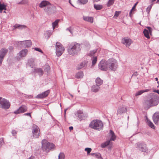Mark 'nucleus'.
Segmentation results:
<instances>
[{"instance_id":"obj_26","label":"nucleus","mask_w":159,"mask_h":159,"mask_svg":"<svg viewBox=\"0 0 159 159\" xmlns=\"http://www.w3.org/2000/svg\"><path fill=\"white\" fill-rule=\"evenodd\" d=\"M100 88V87L99 86L96 84L92 87L91 90L93 92L96 93L98 92Z\"/></svg>"},{"instance_id":"obj_47","label":"nucleus","mask_w":159,"mask_h":159,"mask_svg":"<svg viewBox=\"0 0 159 159\" xmlns=\"http://www.w3.org/2000/svg\"><path fill=\"white\" fill-rule=\"evenodd\" d=\"M3 138H0V147H1L3 143Z\"/></svg>"},{"instance_id":"obj_4","label":"nucleus","mask_w":159,"mask_h":159,"mask_svg":"<svg viewBox=\"0 0 159 159\" xmlns=\"http://www.w3.org/2000/svg\"><path fill=\"white\" fill-rule=\"evenodd\" d=\"M42 148L43 151L47 150H49L54 148L55 147V146L53 144L48 142L46 140L42 141Z\"/></svg>"},{"instance_id":"obj_55","label":"nucleus","mask_w":159,"mask_h":159,"mask_svg":"<svg viewBox=\"0 0 159 159\" xmlns=\"http://www.w3.org/2000/svg\"><path fill=\"white\" fill-rule=\"evenodd\" d=\"M153 92L155 93H157L159 94V90H153Z\"/></svg>"},{"instance_id":"obj_34","label":"nucleus","mask_w":159,"mask_h":159,"mask_svg":"<svg viewBox=\"0 0 159 159\" xmlns=\"http://www.w3.org/2000/svg\"><path fill=\"white\" fill-rule=\"evenodd\" d=\"M88 2V0H78L77 3L79 4L84 5L86 4Z\"/></svg>"},{"instance_id":"obj_50","label":"nucleus","mask_w":159,"mask_h":159,"mask_svg":"<svg viewBox=\"0 0 159 159\" xmlns=\"http://www.w3.org/2000/svg\"><path fill=\"white\" fill-rule=\"evenodd\" d=\"M119 11H116L115 12L114 16L117 17L119 16Z\"/></svg>"},{"instance_id":"obj_38","label":"nucleus","mask_w":159,"mask_h":159,"mask_svg":"<svg viewBox=\"0 0 159 159\" xmlns=\"http://www.w3.org/2000/svg\"><path fill=\"white\" fill-rule=\"evenodd\" d=\"M115 0H109L107 3V7H109L112 5L114 3Z\"/></svg>"},{"instance_id":"obj_57","label":"nucleus","mask_w":159,"mask_h":159,"mask_svg":"<svg viewBox=\"0 0 159 159\" xmlns=\"http://www.w3.org/2000/svg\"><path fill=\"white\" fill-rule=\"evenodd\" d=\"M28 159H35V157H34L33 156H31Z\"/></svg>"},{"instance_id":"obj_49","label":"nucleus","mask_w":159,"mask_h":159,"mask_svg":"<svg viewBox=\"0 0 159 159\" xmlns=\"http://www.w3.org/2000/svg\"><path fill=\"white\" fill-rule=\"evenodd\" d=\"M26 28V26L24 25H20V27L19 28V29H23L25 28Z\"/></svg>"},{"instance_id":"obj_61","label":"nucleus","mask_w":159,"mask_h":159,"mask_svg":"<svg viewBox=\"0 0 159 159\" xmlns=\"http://www.w3.org/2000/svg\"><path fill=\"white\" fill-rule=\"evenodd\" d=\"M97 158L98 159H103L102 158V157H101V154H100V156L99 157H97Z\"/></svg>"},{"instance_id":"obj_13","label":"nucleus","mask_w":159,"mask_h":159,"mask_svg":"<svg viewBox=\"0 0 159 159\" xmlns=\"http://www.w3.org/2000/svg\"><path fill=\"white\" fill-rule=\"evenodd\" d=\"M121 42L125 45L126 47H129L132 43V41L130 38L125 37L122 39Z\"/></svg>"},{"instance_id":"obj_28","label":"nucleus","mask_w":159,"mask_h":159,"mask_svg":"<svg viewBox=\"0 0 159 159\" xmlns=\"http://www.w3.org/2000/svg\"><path fill=\"white\" fill-rule=\"evenodd\" d=\"M96 84L99 86L102 84L103 81L100 78L98 77L96 80Z\"/></svg>"},{"instance_id":"obj_7","label":"nucleus","mask_w":159,"mask_h":159,"mask_svg":"<svg viewBox=\"0 0 159 159\" xmlns=\"http://www.w3.org/2000/svg\"><path fill=\"white\" fill-rule=\"evenodd\" d=\"M10 103L7 99L0 97V106L4 109H8L10 107Z\"/></svg>"},{"instance_id":"obj_24","label":"nucleus","mask_w":159,"mask_h":159,"mask_svg":"<svg viewBox=\"0 0 159 159\" xmlns=\"http://www.w3.org/2000/svg\"><path fill=\"white\" fill-rule=\"evenodd\" d=\"M34 71L36 73H37L40 76H42L43 74V70L40 68H38L35 69Z\"/></svg>"},{"instance_id":"obj_58","label":"nucleus","mask_w":159,"mask_h":159,"mask_svg":"<svg viewBox=\"0 0 159 159\" xmlns=\"http://www.w3.org/2000/svg\"><path fill=\"white\" fill-rule=\"evenodd\" d=\"M143 90V93H144V92H148L149 90V89H145V90Z\"/></svg>"},{"instance_id":"obj_35","label":"nucleus","mask_w":159,"mask_h":159,"mask_svg":"<svg viewBox=\"0 0 159 159\" xmlns=\"http://www.w3.org/2000/svg\"><path fill=\"white\" fill-rule=\"evenodd\" d=\"M94 8L97 10H99L101 9L103 7L101 5L94 4Z\"/></svg>"},{"instance_id":"obj_2","label":"nucleus","mask_w":159,"mask_h":159,"mask_svg":"<svg viewBox=\"0 0 159 159\" xmlns=\"http://www.w3.org/2000/svg\"><path fill=\"white\" fill-rule=\"evenodd\" d=\"M158 103V98L157 96H153L148 98L145 101L143 105L145 107L148 108L150 107L157 105Z\"/></svg>"},{"instance_id":"obj_6","label":"nucleus","mask_w":159,"mask_h":159,"mask_svg":"<svg viewBox=\"0 0 159 159\" xmlns=\"http://www.w3.org/2000/svg\"><path fill=\"white\" fill-rule=\"evenodd\" d=\"M108 68L111 70H115L117 67L116 61L115 59H109L107 61Z\"/></svg>"},{"instance_id":"obj_33","label":"nucleus","mask_w":159,"mask_h":159,"mask_svg":"<svg viewBox=\"0 0 159 159\" xmlns=\"http://www.w3.org/2000/svg\"><path fill=\"white\" fill-rule=\"evenodd\" d=\"M143 33L144 36L148 39L150 38V36L149 35V32L148 30L144 29Z\"/></svg>"},{"instance_id":"obj_22","label":"nucleus","mask_w":159,"mask_h":159,"mask_svg":"<svg viewBox=\"0 0 159 159\" xmlns=\"http://www.w3.org/2000/svg\"><path fill=\"white\" fill-rule=\"evenodd\" d=\"M50 3L47 1H42L39 5V7L40 8H43V7H47V6L50 4Z\"/></svg>"},{"instance_id":"obj_31","label":"nucleus","mask_w":159,"mask_h":159,"mask_svg":"<svg viewBox=\"0 0 159 159\" xmlns=\"http://www.w3.org/2000/svg\"><path fill=\"white\" fill-rule=\"evenodd\" d=\"M53 31V30L52 31V30H48L46 31L45 34V37H47V39H48L50 36L52 34Z\"/></svg>"},{"instance_id":"obj_29","label":"nucleus","mask_w":159,"mask_h":159,"mask_svg":"<svg viewBox=\"0 0 159 159\" xmlns=\"http://www.w3.org/2000/svg\"><path fill=\"white\" fill-rule=\"evenodd\" d=\"M97 50L95 49L92 51H91L88 54V55L89 56L92 58L93 57H95V55L97 52Z\"/></svg>"},{"instance_id":"obj_27","label":"nucleus","mask_w":159,"mask_h":159,"mask_svg":"<svg viewBox=\"0 0 159 159\" xmlns=\"http://www.w3.org/2000/svg\"><path fill=\"white\" fill-rule=\"evenodd\" d=\"M84 76L83 73L82 71H80L77 73L75 75V77L77 79L82 78Z\"/></svg>"},{"instance_id":"obj_5","label":"nucleus","mask_w":159,"mask_h":159,"mask_svg":"<svg viewBox=\"0 0 159 159\" xmlns=\"http://www.w3.org/2000/svg\"><path fill=\"white\" fill-rule=\"evenodd\" d=\"M56 54L58 57L61 56L64 52L65 49L63 45L59 42H57L56 45Z\"/></svg>"},{"instance_id":"obj_64","label":"nucleus","mask_w":159,"mask_h":159,"mask_svg":"<svg viewBox=\"0 0 159 159\" xmlns=\"http://www.w3.org/2000/svg\"><path fill=\"white\" fill-rule=\"evenodd\" d=\"M93 1L94 2H98L99 1H100V0H93Z\"/></svg>"},{"instance_id":"obj_62","label":"nucleus","mask_w":159,"mask_h":159,"mask_svg":"<svg viewBox=\"0 0 159 159\" xmlns=\"http://www.w3.org/2000/svg\"><path fill=\"white\" fill-rule=\"evenodd\" d=\"M138 75L137 72H136L134 73V75Z\"/></svg>"},{"instance_id":"obj_39","label":"nucleus","mask_w":159,"mask_h":159,"mask_svg":"<svg viewBox=\"0 0 159 159\" xmlns=\"http://www.w3.org/2000/svg\"><path fill=\"white\" fill-rule=\"evenodd\" d=\"M147 122L149 126L152 128L153 129H154L155 127L153 124L150 120L147 119Z\"/></svg>"},{"instance_id":"obj_43","label":"nucleus","mask_w":159,"mask_h":159,"mask_svg":"<svg viewBox=\"0 0 159 159\" xmlns=\"http://www.w3.org/2000/svg\"><path fill=\"white\" fill-rule=\"evenodd\" d=\"M143 93V90H140L139 91L137 92L135 94V96H139L141 94H142Z\"/></svg>"},{"instance_id":"obj_36","label":"nucleus","mask_w":159,"mask_h":159,"mask_svg":"<svg viewBox=\"0 0 159 159\" xmlns=\"http://www.w3.org/2000/svg\"><path fill=\"white\" fill-rule=\"evenodd\" d=\"M92 61V66L94 65L96 63L97 61V56L95 57H93L91 58Z\"/></svg>"},{"instance_id":"obj_32","label":"nucleus","mask_w":159,"mask_h":159,"mask_svg":"<svg viewBox=\"0 0 159 159\" xmlns=\"http://www.w3.org/2000/svg\"><path fill=\"white\" fill-rule=\"evenodd\" d=\"M110 140H107L105 142L102 143L101 145V147L102 148H105L110 143Z\"/></svg>"},{"instance_id":"obj_25","label":"nucleus","mask_w":159,"mask_h":159,"mask_svg":"<svg viewBox=\"0 0 159 159\" xmlns=\"http://www.w3.org/2000/svg\"><path fill=\"white\" fill-rule=\"evenodd\" d=\"M83 19L84 20L92 23L93 21V18L92 17L83 16Z\"/></svg>"},{"instance_id":"obj_53","label":"nucleus","mask_w":159,"mask_h":159,"mask_svg":"<svg viewBox=\"0 0 159 159\" xmlns=\"http://www.w3.org/2000/svg\"><path fill=\"white\" fill-rule=\"evenodd\" d=\"M147 28L148 29V30L149 31L150 34H151V33H152V30L151 28L150 27H148Z\"/></svg>"},{"instance_id":"obj_18","label":"nucleus","mask_w":159,"mask_h":159,"mask_svg":"<svg viewBox=\"0 0 159 159\" xmlns=\"http://www.w3.org/2000/svg\"><path fill=\"white\" fill-rule=\"evenodd\" d=\"M27 109V107L24 106H23L20 107L16 111L14 112L15 114H18L20 113L24 112L26 111Z\"/></svg>"},{"instance_id":"obj_11","label":"nucleus","mask_w":159,"mask_h":159,"mask_svg":"<svg viewBox=\"0 0 159 159\" xmlns=\"http://www.w3.org/2000/svg\"><path fill=\"white\" fill-rule=\"evenodd\" d=\"M8 52L5 48H2L0 50V66L1 65L4 58Z\"/></svg>"},{"instance_id":"obj_45","label":"nucleus","mask_w":159,"mask_h":159,"mask_svg":"<svg viewBox=\"0 0 159 159\" xmlns=\"http://www.w3.org/2000/svg\"><path fill=\"white\" fill-rule=\"evenodd\" d=\"M50 69V67L48 66H47L45 67V71H46L47 73H49Z\"/></svg>"},{"instance_id":"obj_17","label":"nucleus","mask_w":159,"mask_h":159,"mask_svg":"<svg viewBox=\"0 0 159 159\" xmlns=\"http://www.w3.org/2000/svg\"><path fill=\"white\" fill-rule=\"evenodd\" d=\"M50 92L49 90H47L41 94H38L35 98H43L47 97Z\"/></svg>"},{"instance_id":"obj_56","label":"nucleus","mask_w":159,"mask_h":159,"mask_svg":"<svg viewBox=\"0 0 159 159\" xmlns=\"http://www.w3.org/2000/svg\"><path fill=\"white\" fill-rule=\"evenodd\" d=\"M138 2H137L135 3V4L134 5V6L132 8V10H133L135 8V7H136V5H137V4H138Z\"/></svg>"},{"instance_id":"obj_1","label":"nucleus","mask_w":159,"mask_h":159,"mask_svg":"<svg viewBox=\"0 0 159 159\" xmlns=\"http://www.w3.org/2000/svg\"><path fill=\"white\" fill-rule=\"evenodd\" d=\"M80 50V44L76 43H72L70 44L67 48L69 54L72 56L77 54Z\"/></svg>"},{"instance_id":"obj_37","label":"nucleus","mask_w":159,"mask_h":159,"mask_svg":"<svg viewBox=\"0 0 159 159\" xmlns=\"http://www.w3.org/2000/svg\"><path fill=\"white\" fill-rule=\"evenodd\" d=\"M59 21V20H57L55 21L52 23V29L53 31L54 30L55 27L58 25V23Z\"/></svg>"},{"instance_id":"obj_63","label":"nucleus","mask_w":159,"mask_h":159,"mask_svg":"<svg viewBox=\"0 0 159 159\" xmlns=\"http://www.w3.org/2000/svg\"><path fill=\"white\" fill-rule=\"evenodd\" d=\"M69 3H70V4H71V5L72 6H73V5L72 4V3H71V0H69Z\"/></svg>"},{"instance_id":"obj_30","label":"nucleus","mask_w":159,"mask_h":159,"mask_svg":"<svg viewBox=\"0 0 159 159\" xmlns=\"http://www.w3.org/2000/svg\"><path fill=\"white\" fill-rule=\"evenodd\" d=\"M28 63L29 65L31 68H33L34 66V60L31 59L28 60Z\"/></svg>"},{"instance_id":"obj_42","label":"nucleus","mask_w":159,"mask_h":159,"mask_svg":"<svg viewBox=\"0 0 159 159\" xmlns=\"http://www.w3.org/2000/svg\"><path fill=\"white\" fill-rule=\"evenodd\" d=\"M100 154L99 153H94L92 152L90 153V155L91 156H94L97 158L100 156Z\"/></svg>"},{"instance_id":"obj_44","label":"nucleus","mask_w":159,"mask_h":159,"mask_svg":"<svg viewBox=\"0 0 159 159\" xmlns=\"http://www.w3.org/2000/svg\"><path fill=\"white\" fill-rule=\"evenodd\" d=\"M84 150L87 152V154H89L92 150V149L91 148H85Z\"/></svg>"},{"instance_id":"obj_20","label":"nucleus","mask_w":159,"mask_h":159,"mask_svg":"<svg viewBox=\"0 0 159 159\" xmlns=\"http://www.w3.org/2000/svg\"><path fill=\"white\" fill-rule=\"evenodd\" d=\"M88 61H85L81 62L80 64L78 65L77 66L78 69H80L84 67H86L87 66Z\"/></svg>"},{"instance_id":"obj_14","label":"nucleus","mask_w":159,"mask_h":159,"mask_svg":"<svg viewBox=\"0 0 159 159\" xmlns=\"http://www.w3.org/2000/svg\"><path fill=\"white\" fill-rule=\"evenodd\" d=\"M54 8V7L50 4L45 8L44 11L48 14H50L53 12Z\"/></svg>"},{"instance_id":"obj_23","label":"nucleus","mask_w":159,"mask_h":159,"mask_svg":"<svg viewBox=\"0 0 159 159\" xmlns=\"http://www.w3.org/2000/svg\"><path fill=\"white\" fill-rule=\"evenodd\" d=\"M109 136L110 137V140L115 141V140L116 136L114 132L111 130H110V131Z\"/></svg>"},{"instance_id":"obj_59","label":"nucleus","mask_w":159,"mask_h":159,"mask_svg":"<svg viewBox=\"0 0 159 159\" xmlns=\"http://www.w3.org/2000/svg\"><path fill=\"white\" fill-rule=\"evenodd\" d=\"M73 128L72 126H70L69 127V129L71 131L73 130Z\"/></svg>"},{"instance_id":"obj_16","label":"nucleus","mask_w":159,"mask_h":159,"mask_svg":"<svg viewBox=\"0 0 159 159\" xmlns=\"http://www.w3.org/2000/svg\"><path fill=\"white\" fill-rule=\"evenodd\" d=\"M28 53V50L26 49H24L22 50L18 53L19 59L22 58L23 57L26 56Z\"/></svg>"},{"instance_id":"obj_10","label":"nucleus","mask_w":159,"mask_h":159,"mask_svg":"<svg viewBox=\"0 0 159 159\" xmlns=\"http://www.w3.org/2000/svg\"><path fill=\"white\" fill-rule=\"evenodd\" d=\"M135 146L136 148L142 152H145L148 150L146 144L143 143H138L136 144Z\"/></svg>"},{"instance_id":"obj_3","label":"nucleus","mask_w":159,"mask_h":159,"mask_svg":"<svg viewBox=\"0 0 159 159\" xmlns=\"http://www.w3.org/2000/svg\"><path fill=\"white\" fill-rule=\"evenodd\" d=\"M89 127L91 128L100 131L102 129L103 124L101 120H94L91 122Z\"/></svg>"},{"instance_id":"obj_12","label":"nucleus","mask_w":159,"mask_h":159,"mask_svg":"<svg viewBox=\"0 0 159 159\" xmlns=\"http://www.w3.org/2000/svg\"><path fill=\"white\" fill-rule=\"evenodd\" d=\"M75 116L77 117L80 121L84 120L86 117L85 116L83 112L81 110H78L75 113Z\"/></svg>"},{"instance_id":"obj_51","label":"nucleus","mask_w":159,"mask_h":159,"mask_svg":"<svg viewBox=\"0 0 159 159\" xmlns=\"http://www.w3.org/2000/svg\"><path fill=\"white\" fill-rule=\"evenodd\" d=\"M11 133L13 136H15L17 133L16 131L14 130H12Z\"/></svg>"},{"instance_id":"obj_54","label":"nucleus","mask_w":159,"mask_h":159,"mask_svg":"<svg viewBox=\"0 0 159 159\" xmlns=\"http://www.w3.org/2000/svg\"><path fill=\"white\" fill-rule=\"evenodd\" d=\"M24 115L25 116H30V117H31V115H30V113H26L24 114Z\"/></svg>"},{"instance_id":"obj_21","label":"nucleus","mask_w":159,"mask_h":159,"mask_svg":"<svg viewBox=\"0 0 159 159\" xmlns=\"http://www.w3.org/2000/svg\"><path fill=\"white\" fill-rule=\"evenodd\" d=\"M153 119L155 124H157L159 120V113H155L153 116Z\"/></svg>"},{"instance_id":"obj_60","label":"nucleus","mask_w":159,"mask_h":159,"mask_svg":"<svg viewBox=\"0 0 159 159\" xmlns=\"http://www.w3.org/2000/svg\"><path fill=\"white\" fill-rule=\"evenodd\" d=\"M132 10V9L130 11V12H129V16H131V14L132 13V10Z\"/></svg>"},{"instance_id":"obj_8","label":"nucleus","mask_w":159,"mask_h":159,"mask_svg":"<svg viewBox=\"0 0 159 159\" xmlns=\"http://www.w3.org/2000/svg\"><path fill=\"white\" fill-rule=\"evenodd\" d=\"M98 68L102 70H107L108 69L107 61L102 60L98 64Z\"/></svg>"},{"instance_id":"obj_9","label":"nucleus","mask_w":159,"mask_h":159,"mask_svg":"<svg viewBox=\"0 0 159 159\" xmlns=\"http://www.w3.org/2000/svg\"><path fill=\"white\" fill-rule=\"evenodd\" d=\"M32 128L33 137L35 138H38L40 134V130L39 128L36 125H33Z\"/></svg>"},{"instance_id":"obj_46","label":"nucleus","mask_w":159,"mask_h":159,"mask_svg":"<svg viewBox=\"0 0 159 159\" xmlns=\"http://www.w3.org/2000/svg\"><path fill=\"white\" fill-rule=\"evenodd\" d=\"M20 25L18 24H15L14 26V29H13V30H14L15 29H16V28L19 29V28L20 27Z\"/></svg>"},{"instance_id":"obj_41","label":"nucleus","mask_w":159,"mask_h":159,"mask_svg":"<svg viewBox=\"0 0 159 159\" xmlns=\"http://www.w3.org/2000/svg\"><path fill=\"white\" fill-rule=\"evenodd\" d=\"M58 159H64L65 156L64 153L61 152L58 155Z\"/></svg>"},{"instance_id":"obj_48","label":"nucleus","mask_w":159,"mask_h":159,"mask_svg":"<svg viewBox=\"0 0 159 159\" xmlns=\"http://www.w3.org/2000/svg\"><path fill=\"white\" fill-rule=\"evenodd\" d=\"M34 49L36 51H38V52H40L41 53H43V52L42 51V50L39 48H34Z\"/></svg>"},{"instance_id":"obj_15","label":"nucleus","mask_w":159,"mask_h":159,"mask_svg":"<svg viewBox=\"0 0 159 159\" xmlns=\"http://www.w3.org/2000/svg\"><path fill=\"white\" fill-rule=\"evenodd\" d=\"M19 43L21 45V47H29L31 46L32 43L31 41L30 40L21 41Z\"/></svg>"},{"instance_id":"obj_52","label":"nucleus","mask_w":159,"mask_h":159,"mask_svg":"<svg viewBox=\"0 0 159 159\" xmlns=\"http://www.w3.org/2000/svg\"><path fill=\"white\" fill-rule=\"evenodd\" d=\"M71 27H69V28H67L66 29V30L68 31L71 33V34H72V32L71 31Z\"/></svg>"},{"instance_id":"obj_19","label":"nucleus","mask_w":159,"mask_h":159,"mask_svg":"<svg viewBox=\"0 0 159 159\" xmlns=\"http://www.w3.org/2000/svg\"><path fill=\"white\" fill-rule=\"evenodd\" d=\"M127 111L126 108L123 106L119 107L117 111V115H121L125 112Z\"/></svg>"},{"instance_id":"obj_40","label":"nucleus","mask_w":159,"mask_h":159,"mask_svg":"<svg viewBox=\"0 0 159 159\" xmlns=\"http://www.w3.org/2000/svg\"><path fill=\"white\" fill-rule=\"evenodd\" d=\"M28 2V0H22L20 2H17V4L23 5L27 4Z\"/></svg>"}]
</instances>
